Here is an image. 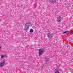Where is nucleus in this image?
<instances>
[{"label": "nucleus", "mask_w": 73, "mask_h": 73, "mask_svg": "<svg viewBox=\"0 0 73 73\" xmlns=\"http://www.w3.org/2000/svg\"><path fill=\"white\" fill-rule=\"evenodd\" d=\"M26 24H27V26L29 27H30V26L31 25V24L30 23V22L29 21Z\"/></svg>", "instance_id": "5"}, {"label": "nucleus", "mask_w": 73, "mask_h": 73, "mask_svg": "<svg viewBox=\"0 0 73 73\" xmlns=\"http://www.w3.org/2000/svg\"><path fill=\"white\" fill-rule=\"evenodd\" d=\"M63 20V17L61 16H59L57 19L58 23H60L61 22V21Z\"/></svg>", "instance_id": "2"}, {"label": "nucleus", "mask_w": 73, "mask_h": 73, "mask_svg": "<svg viewBox=\"0 0 73 73\" xmlns=\"http://www.w3.org/2000/svg\"><path fill=\"white\" fill-rule=\"evenodd\" d=\"M48 37H50V34L48 33Z\"/></svg>", "instance_id": "11"}, {"label": "nucleus", "mask_w": 73, "mask_h": 73, "mask_svg": "<svg viewBox=\"0 0 73 73\" xmlns=\"http://www.w3.org/2000/svg\"><path fill=\"white\" fill-rule=\"evenodd\" d=\"M68 32V31H65V32H64L63 33V34H64V33H67Z\"/></svg>", "instance_id": "10"}, {"label": "nucleus", "mask_w": 73, "mask_h": 73, "mask_svg": "<svg viewBox=\"0 0 73 73\" xmlns=\"http://www.w3.org/2000/svg\"><path fill=\"white\" fill-rule=\"evenodd\" d=\"M25 29H26L27 30L28 29V27H29L28 26V24H26V25L25 26Z\"/></svg>", "instance_id": "4"}, {"label": "nucleus", "mask_w": 73, "mask_h": 73, "mask_svg": "<svg viewBox=\"0 0 73 73\" xmlns=\"http://www.w3.org/2000/svg\"><path fill=\"white\" fill-rule=\"evenodd\" d=\"M49 60V58H46V61H48Z\"/></svg>", "instance_id": "13"}, {"label": "nucleus", "mask_w": 73, "mask_h": 73, "mask_svg": "<svg viewBox=\"0 0 73 73\" xmlns=\"http://www.w3.org/2000/svg\"><path fill=\"white\" fill-rule=\"evenodd\" d=\"M33 29H31L30 30V32H31V33H32V32H33Z\"/></svg>", "instance_id": "8"}, {"label": "nucleus", "mask_w": 73, "mask_h": 73, "mask_svg": "<svg viewBox=\"0 0 73 73\" xmlns=\"http://www.w3.org/2000/svg\"><path fill=\"white\" fill-rule=\"evenodd\" d=\"M44 50L40 49L39 50V52H38V54L39 56H41V55H42V54H43L44 53Z\"/></svg>", "instance_id": "1"}, {"label": "nucleus", "mask_w": 73, "mask_h": 73, "mask_svg": "<svg viewBox=\"0 0 73 73\" xmlns=\"http://www.w3.org/2000/svg\"><path fill=\"white\" fill-rule=\"evenodd\" d=\"M5 64V62H1L0 63V67H3Z\"/></svg>", "instance_id": "3"}, {"label": "nucleus", "mask_w": 73, "mask_h": 73, "mask_svg": "<svg viewBox=\"0 0 73 73\" xmlns=\"http://www.w3.org/2000/svg\"><path fill=\"white\" fill-rule=\"evenodd\" d=\"M73 32L71 31L70 32V34L69 36H70V35H73Z\"/></svg>", "instance_id": "7"}, {"label": "nucleus", "mask_w": 73, "mask_h": 73, "mask_svg": "<svg viewBox=\"0 0 73 73\" xmlns=\"http://www.w3.org/2000/svg\"><path fill=\"white\" fill-rule=\"evenodd\" d=\"M41 68H43V66L41 67Z\"/></svg>", "instance_id": "14"}, {"label": "nucleus", "mask_w": 73, "mask_h": 73, "mask_svg": "<svg viewBox=\"0 0 73 73\" xmlns=\"http://www.w3.org/2000/svg\"><path fill=\"white\" fill-rule=\"evenodd\" d=\"M0 49H1V47L0 46Z\"/></svg>", "instance_id": "15"}, {"label": "nucleus", "mask_w": 73, "mask_h": 73, "mask_svg": "<svg viewBox=\"0 0 73 73\" xmlns=\"http://www.w3.org/2000/svg\"><path fill=\"white\" fill-rule=\"evenodd\" d=\"M50 1H56V0H49Z\"/></svg>", "instance_id": "12"}, {"label": "nucleus", "mask_w": 73, "mask_h": 73, "mask_svg": "<svg viewBox=\"0 0 73 73\" xmlns=\"http://www.w3.org/2000/svg\"><path fill=\"white\" fill-rule=\"evenodd\" d=\"M54 73H60V71L58 70H56L55 71Z\"/></svg>", "instance_id": "6"}, {"label": "nucleus", "mask_w": 73, "mask_h": 73, "mask_svg": "<svg viewBox=\"0 0 73 73\" xmlns=\"http://www.w3.org/2000/svg\"><path fill=\"white\" fill-rule=\"evenodd\" d=\"M1 57L2 58H4V56L3 55H1Z\"/></svg>", "instance_id": "9"}]
</instances>
